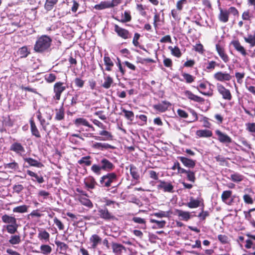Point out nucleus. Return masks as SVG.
Returning <instances> with one entry per match:
<instances>
[{
	"instance_id": "44",
	"label": "nucleus",
	"mask_w": 255,
	"mask_h": 255,
	"mask_svg": "<svg viewBox=\"0 0 255 255\" xmlns=\"http://www.w3.org/2000/svg\"><path fill=\"white\" fill-rule=\"evenodd\" d=\"M168 49L170 50L171 54L177 58H179L181 56L182 53L178 46H176L172 47L170 46L168 47Z\"/></svg>"
},
{
	"instance_id": "22",
	"label": "nucleus",
	"mask_w": 255,
	"mask_h": 255,
	"mask_svg": "<svg viewBox=\"0 0 255 255\" xmlns=\"http://www.w3.org/2000/svg\"><path fill=\"white\" fill-rule=\"evenodd\" d=\"M86 188L88 190H92L95 188L97 182L95 179L91 176L86 178L84 181Z\"/></svg>"
},
{
	"instance_id": "24",
	"label": "nucleus",
	"mask_w": 255,
	"mask_h": 255,
	"mask_svg": "<svg viewBox=\"0 0 255 255\" xmlns=\"http://www.w3.org/2000/svg\"><path fill=\"white\" fill-rule=\"evenodd\" d=\"M130 174L133 179L136 181V183L139 182L140 174L138 168L133 164H130L128 166Z\"/></svg>"
},
{
	"instance_id": "49",
	"label": "nucleus",
	"mask_w": 255,
	"mask_h": 255,
	"mask_svg": "<svg viewBox=\"0 0 255 255\" xmlns=\"http://www.w3.org/2000/svg\"><path fill=\"white\" fill-rule=\"evenodd\" d=\"M207 85L204 83H200L198 87H196L197 90L202 95L208 97H211L213 95L212 92H204L200 90L199 88L202 90L206 89Z\"/></svg>"
},
{
	"instance_id": "56",
	"label": "nucleus",
	"mask_w": 255,
	"mask_h": 255,
	"mask_svg": "<svg viewBox=\"0 0 255 255\" xmlns=\"http://www.w3.org/2000/svg\"><path fill=\"white\" fill-rule=\"evenodd\" d=\"M122 111L125 114V117L127 120L131 122L133 120L134 113L132 111H128L124 108L122 109Z\"/></svg>"
},
{
	"instance_id": "23",
	"label": "nucleus",
	"mask_w": 255,
	"mask_h": 255,
	"mask_svg": "<svg viewBox=\"0 0 255 255\" xmlns=\"http://www.w3.org/2000/svg\"><path fill=\"white\" fill-rule=\"evenodd\" d=\"M73 122L74 125L77 127L83 126L91 128L92 130H95L94 127L92 125L90 124L89 122L86 119L83 118H77Z\"/></svg>"
},
{
	"instance_id": "17",
	"label": "nucleus",
	"mask_w": 255,
	"mask_h": 255,
	"mask_svg": "<svg viewBox=\"0 0 255 255\" xmlns=\"http://www.w3.org/2000/svg\"><path fill=\"white\" fill-rule=\"evenodd\" d=\"M99 134L103 137L95 135L93 136L95 139L104 141L111 140L113 139V135L112 133L107 130L104 129L101 130L99 131Z\"/></svg>"
},
{
	"instance_id": "54",
	"label": "nucleus",
	"mask_w": 255,
	"mask_h": 255,
	"mask_svg": "<svg viewBox=\"0 0 255 255\" xmlns=\"http://www.w3.org/2000/svg\"><path fill=\"white\" fill-rule=\"evenodd\" d=\"M116 19L118 20L119 21L121 22L122 23L129 22L131 20L130 12L129 11H125L123 18L121 19V20L117 18Z\"/></svg>"
},
{
	"instance_id": "4",
	"label": "nucleus",
	"mask_w": 255,
	"mask_h": 255,
	"mask_svg": "<svg viewBox=\"0 0 255 255\" xmlns=\"http://www.w3.org/2000/svg\"><path fill=\"white\" fill-rule=\"evenodd\" d=\"M118 180V176L116 172H108L102 176L99 179L100 186L107 189L109 191L110 188L116 183Z\"/></svg>"
},
{
	"instance_id": "53",
	"label": "nucleus",
	"mask_w": 255,
	"mask_h": 255,
	"mask_svg": "<svg viewBox=\"0 0 255 255\" xmlns=\"http://www.w3.org/2000/svg\"><path fill=\"white\" fill-rule=\"evenodd\" d=\"M210 213L208 211H204V207L201 209V212L197 215V217L201 221H205L207 217H209Z\"/></svg>"
},
{
	"instance_id": "1",
	"label": "nucleus",
	"mask_w": 255,
	"mask_h": 255,
	"mask_svg": "<svg viewBox=\"0 0 255 255\" xmlns=\"http://www.w3.org/2000/svg\"><path fill=\"white\" fill-rule=\"evenodd\" d=\"M115 168V165L109 159L105 157L102 158L99 164H94L91 167V171L96 175L99 176L102 173V171L112 172Z\"/></svg>"
},
{
	"instance_id": "21",
	"label": "nucleus",
	"mask_w": 255,
	"mask_h": 255,
	"mask_svg": "<svg viewBox=\"0 0 255 255\" xmlns=\"http://www.w3.org/2000/svg\"><path fill=\"white\" fill-rule=\"evenodd\" d=\"M92 148L100 150H104L108 149H114L116 147L114 145H112L108 143H102V142H95L92 145Z\"/></svg>"
},
{
	"instance_id": "63",
	"label": "nucleus",
	"mask_w": 255,
	"mask_h": 255,
	"mask_svg": "<svg viewBox=\"0 0 255 255\" xmlns=\"http://www.w3.org/2000/svg\"><path fill=\"white\" fill-rule=\"evenodd\" d=\"M231 180L235 182H239L243 180V176L239 173H234L231 175Z\"/></svg>"
},
{
	"instance_id": "2",
	"label": "nucleus",
	"mask_w": 255,
	"mask_h": 255,
	"mask_svg": "<svg viewBox=\"0 0 255 255\" xmlns=\"http://www.w3.org/2000/svg\"><path fill=\"white\" fill-rule=\"evenodd\" d=\"M52 40V38L47 35H42L37 37L33 50L35 52L42 53L47 51L50 48Z\"/></svg>"
},
{
	"instance_id": "60",
	"label": "nucleus",
	"mask_w": 255,
	"mask_h": 255,
	"mask_svg": "<svg viewBox=\"0 0 255 255\" xmlns=\"http://www.w3.org/2000/svg\"><path fill=\"white\" fill-rule=\"evenodd\" d=\"M242 18L244 20L250 21L253 18V14L250 12V10L248 9L244 11L242 15Z\"/></svg>"
},
{
	"instance_id": "55",
	"label": "nucleus",
	"mask_w": 255,
	"mask_h": 255,
	"mask_svg": "<svg viewBox=\"0 0 255 255\" xmlns=\"http://www.w3.org/2000/svg\"><path fill=\"white\" fill-rule=\"evenodd\" d=\"M245 41L250 44L251 47L255 46V31L254 32V35H252L250 34L248 37H244Z\"/></svg>"
},
{
	"instance_id": "18",
	"label": "nucleus",
	"mask_w": 255,
	"mask_h": 255,
	"mask_svg": "<svg viewBox=\"0 0 255 255\" xmlns=\"http://www.w3.org/2000/svg\"><path fill=\"white\" fill-rule=\"evenodd\" d=\"M171 106V104L167 101H163L161 103L153 106V108L156 111L160 113L165 112L168 108Z\"/></svg>"
},
{
	"instance_id": "9",
	"label": "nucleus",
	"mask_w": 255,
	"mask_h": 255,
	"mask_svg": "<svg viewBox=\"0 0 255 255\" xmlns=\"http://www.w3.org/2000/svg\"><path fill=\"white\" fill-rule=\"evenodd\" d=\"M98 212L100 218L105 221H109L114 220L116 218L113 213L110 212L106 207H104L102 208H99Z\"/></svg>"
},
{
	"instance_id": "62",
	"label": "nucleus",
	"mask_w": 255,
	"mask_h": 255,
	"mask_svg": "<svg viewBox=\"0 0 255 255\" xmlns=\"http://www.w3.org/2000/svg\"><path fill=\"white\" fill-rule=\"evenodd\" d=\"M80 93L79 92L78 93H76L75 94L72 98L71 100V103L69 105V106L71 107H74L75 106L77 103H79L80 101L79 100V97L80 96Z\"/></svg>"
},
{
	"instance_id": "19",
	"label": "nucleus",
	"mask_w": 255,
	"mask_h": 255,
	"mask_svg": "<svg viewBox=\"0 0 255 255\" xmlns=\"http://www.w3.org/2000/svg\"><path fill=\"white\" fill-rule=\"evenodd\" d=\"M186 205L189 208H196L202 205L204 207L203 199L202 198H197L195 199L193 197H191L190 198V201L188 202Z\"/></svg>"
},
{
	"instance_id": "31",
	"label": "nucleus",
	"mask_w": 255,
	"mask_h": 255,
	"mask_svg": "<svg viewBox=\"0 0 255 255\" xmlns=\"http://www.w3.org/2000/svg\"><path fill=\"white\" fill-rule=\"evenodd\" d=\"M89 241L92 244L91 248L95 249L99 244H101L102 240L98 235L94 234L90 238Z\"/></svg>"
},
{
	"instance_id": "15",
	"label": "nucleus",
	"mask_w": 255,
	"mask_h": 255,
	"mask_svg": "<svg viewBox=\"0 0 255 255\" xmlns=\"http://www.w3.org/2000/svg\"><path fill=\"white\" fill-rule=\"evenodd\" d=\"M184 93V95L191 101L201 104H203L205 102V99L203 98L194 94L189 90L185 91Z\"/></svg>"
},
{
	"instance_id": "36",
	"label": "nucleus",
	"mask_w": 255,
	"mask_h": 255,
	"mask_svg": "<svg viewBox=\"0 0 255 255\" xmlns=\"http://www.w3.org/2000/svg\"><path fill=\"white\" fill-rule=\"evenodd\" d=\"M37 237L40 241L45 242L49 241L50 234L45 230H39Z\"/></svg>"
},
{
	"instance_id": "42",
	"label": "nucleus",
	"mask_w": 255,
	"mask_h": 255,
	"mask_svg": "<svg viewBox=\"0 0 255 255\" xmlns=\"http://www.w3.org/2000/svg\"><path fill=\"white\" fill-rule=\"evenodd\" d=\"M113 83V78L110 75H108L106 77H104V82L102 85V86L105 89H108L111 87Z\"/></svg>"
},
{
	"instance_id": "26",
	"label": "nucleus",
	"mask_w": 255,
	"mask_h": 255,
	"mask_svg": "<svg viewBox=\"0 0 255 255\" xmlns=\"http://www.w3.org/2000/svg\"><path fill=\"white\" fill-rule=\"evenodd\" d=\"M103 60L105 65V70L109 72L112 71L114 63L108 53L104 55Z\"/></svg>"
},
{
	"instance_id": "43",
	"label": "nucleus",
	"mask_w": 255,
	"mask_h": 255,
	"mask_svg": "<svg viewBox=\"0 0 255 255\" xmlns=\"http://www.w3.org/2000/svg\"><path fill=\"white\" fill-rule=\"evenodd\" d=\"M58 1V0H46L44 4L45 9L47 11L52 10Z\"/></svg>"
},
{
	"instance_id": "5",
	"label": "nucleus",
	"mask_w": 255,
	"mask_h": 255,
	"mask_svg": "<svg viewBox=\"0 0 255 255\" xmlns=\"http://www.w3.org/2000/svg\"><path fill=\"white\" fill-rule=\"evenodd\" d=\"M232 14L234 16L239 15L238 9L234 6L230 7L228 10L223 9L220 8V13L218 15L219 20L222 22L226 23L229 20V14Z\"/></svg>"
},
{
	"instance_id": "61",
	"label": "nucleus",
	"mask_w": 255,
	"mask_h": 255,
	"mask_svg": "<svg viewBox=\"0 0 255 255\" xmlns=\"http://www.w3.org/2000/svg\"><path fill=\"white\" fill-rule=\"evenodd\" d=\"M219 64L217 63L215 61H209L206 70L207 71H211L215 69L216 66H219Z\"/></svg>"
},
{
	"instance_id": "7",
	"label": "nucleus",
	"mask_w": 255,
	"mask_h": 255,
	"mask_svg": "<svg viewBox=\"0 0 255 255\" xmlns=\"http://www.w3.org/2000/svg\"><path fill=\"white\" fill-rule=\"evenodd\" d=\"M216 88L218 93L222 96L223 99L226 101H231L232 99L230 90L227 89L223 84L217 83Z\"/></svg>"
},
{
	"instance_id": "50",
	"label": "nucleus",
	"mask_w": 255,
	"mask_h": 255,
	"mask_svg": "<svg viewBox=\"0 0 255 255\" xmlns=\"http://www.w3.org/2000/svg\"><path fill=\"white\" fill-rule=\"evenodd\" d=\"M181 11L176 7L171 11V14L173 18L176 21H179L181 19Z\"/></svg>"
},
{
	"instance_id": "32",
	"label": "nucleus",
	"mask_w": 255,
	"mask_h": 255,
	"mask_svg": "<svg viewBox=\"0 0 255 255\" xmlns=\"http://www.w3.org/2000/svg\"><path fill=\"white\" fill-rule=\"evenodd\" d=\"M175 212L176 215L179 217H180L182 220L188 221L191 218V215L189 212L176 209Z\"/></svg>"
},
{
	"instance_id": "38",
	"label": "nucleus",
	"mask_w": 255,
	"mask_h": 255,
	"mask_svg": "<svg viewBox=\"0 0 255 255\" xmlns=\"http://www.w3.org/2000/svg\"><path fill=\"white\" fill-rule=\"evenodd\" d=\"M78 200L82 205L85 206L89 208H92L93 207V204L91 201L83 196H79Z\"/></svg>"
},
{
	"instance_id": "30",
	"label": "nucleus",
	"mask_w": 255,
	"mask_h": 255,
	"mask_svg": "<svg viewBox=\"0 0 255 255\" xmlns=\"http://www.w3.org/2000/svg\"><path fill=\"white\" fill-rule=\"evenodd\" d=\"M26 173L29 176L34 178L31 179L33 182H37L39 184H41L44 182L43 177L42 175H38L37 173L32 171L27 170Z\"/></svg>"
},
{
	"instance_id": "33",
	"label": "nucleus",
	"mask_w": 255,
	"mask_h": 255,
	"mask_svg": "<svg viewBox=\"0 0 255 255\" xmlns=\"http://www.w3.org/2000/svg\"><path fill=\"white\" fill-rule=\"evenodd\" d=\"M255 211V209H250L248 211H244V214L245 215V218L255 228V220L253 219L251 214V213Z\"/></svg>"
},
{
	"instance_id": "46",
	"label": "nucleus",
	"mask_w": 255,
	"mask_h": 255,
	"mask_svg": "<svg viewBox=\"0 0 255 255\" xmlns=\"http://www.w3.org/2000/svg\"><path fill=\"white\" fill-rule=\"evenodd\" d=\"M55 244L60 251V253H65L68 249V246L63 242L60 241L55 242Z\"/></svg>"
},
{
	"instance_id": "25",
	"label": "nucleus",
	"mask_w": 255,
	"mask_h": 255,
	"mask_svg": "<svg viewBox=\"0 0 255 255\" xmlns=\"http://www.w3.org/2000/svg\"><path fill=\"white\" fill-rule=\"evenodd\" d=\"M231 44L233 46L234 48L239 52H240L243 56L247 55V52L245 48L241 44L238 40H235L231 41Z\"/></svg>"
},
{
	"instance_id": "41",
	"label": "nucleus",
	"mask_w": 255,
	"mask_h": 255,
	"mask_svg": "<svg viewBox=\"0 0 255 255\" xmlns=\"http://www.w3.org/2000/svg\"><path fill=\"white\" fill-rule=\"evenodd\" d=\"M21 242V237L19 235H11L8 240V243L12 245H18Z\"/></svg>"
},
{
	"instance_id": "39",
	"label": "nucleus",
	"mask_w": 255,
	"mask_h": 255,
	"mask_svg": "<svg viewBox=\"0 0 255 255\" xmlns=\"http://www.w3.org/2000/svg\"><path fill=\"white\" fill-rule=\"evenodd\" d=\"M17 53L21 58H24L30 54V51L26 46H24L18 49Z\"/></svg>"
},
{
	"instance_id": "47",
	"label": "nucleus",
	"mask_w": 255,
	"mask_h": 255,
	"mask_svg": "<svg viewBox=\"0 0 255 255\" xmlns=\"http://www.w3.org/2000/svg\"><path fill=\"white\" fill-rule=\"evenodd\" d=\"M40 253L45 255L50 254L52 252L51 247L48 245H42L40 247Z\"/></svg>"
},
{
	"instance_id": "35",
	"label": "nucleus",
	"mask_w": 255,
	"mask_h": 255,
	"mask_svg": "<svg viewBox=\"0 0 255 255\" xmlns=\"http://www.w3.org/2000/svg\"><path fill=\"white\" fill-rule=\"evenodd\" d=\"M196 134L199 137H210L212 136V131L209 129H199L196 132Z\"/></svg>"
},
{
	"instance_id": "16",
	"label": "nucleus",
	"mask_w": 255,
	"mask_h": 255,
	"mask_svg": "<svg viewBox=\"0 0 255 255\" xmlns=\"http://www.w3.org/2000/svg\"><path fill=\"white\" fill-rule=\"evenodd\" d=\"M9 150L19 155H21L22 153H24L25 151L24 147L22 144L18 142H14L12 143L9 147Z\"/></svg>"
},
{
	"instance_id": "14",
	"label": "nucleus",
	"mask_w": 255,
	"mask_h": 255,
	"mask_svg": "<svg viewBox=\"0 0 255 255\" xmlns=\"http://www.w3.org/2000/svg\"><path fill=\"white\" fill-rule=\"evenodd\" d=\"M232 193L231 190L224 191L221 197L222 202L228 205H232L234 202V198L232 197Z\"/></svg>"
},
{
	"instance_id": "20",
	"label": "nucleus",
	"mask_w": 255,
	"mask_h": 255,
	"mask_svg": "<svg viewBox=\"0 0 255 255\" xmlns=\"http://www.w3.org/2000/svg\"><path fill=\"white\" fill-rule=\"evenodd\" d=\"M29 124L31 134L37 138H40L41 137V134L36 125L33 118L30 119Z\"/></svg>"
},
{
	"instance_id": "45",
	"label": "nucleus",
	"mask_w": 255,
	"mask_h": 255,
	"mask_svg": "<svg viewBox=\"0 0 255 255\" xmlns=\"http://www.w3.org/2000/svg\"><path fill=\"white\" fill-rule=\"evenodd\" d=\"M91 158V156L89 155L84 156L78 161V163L80 165L84 164L86 166H89L92 164V161L90 160Z\"/></svg>"
},
{
	"instance_id": "3",
	"label": "nucleus",
	"mask_w": 255,
	"mask_h": 255,
	"mask_svg": "<svg viewBox=\"0 0 255 255\" xmlns=\"http://www.w3.org/2000/svg\"><path fill=\"white\" fill-rule=\"evenodd\" d=\"M1 221L6 224L3 226V228L8 233L13 235L17 232L19 225L17 222V219L14 216L4 214L1 217Z\"/></svg>"
},
{
	"instance_id": "12",
	"label": "nucleus",
	"mask_w": 255,
	"mask_h": 255,
	"mask_svg": "<svg viewBox=\"0 0 255 255\" xmlns=\"http://www.w3.org/2000/svg\"><path fill=\"white\" fill-rule=\"evenodd\" d=\"M214 78L219 82L230 81L232 80L233 76L228 73L218 71L214 74Z\"/></svg>"
},
{
	"instance_id": "10",
	"label": "nucleus",
	"mask_w": 255,
	"mask_h": 255,
	"mask_svg": "<svg viewBox=\"0 0 255 255\" xmlns=\"http://www.w3.org/2000/svg\"><path fill=\"white\" fill-rule=\"evenodd\" d=\"M158 182L159 184L157 186L158 189L162 190L164 192H174V186L171 182H167L161 180H159Z\"/></svg>"
},
{
	"instance_id": "28",
	"label": "nucleus",
	"mask_w": 255,
	"mask_h": 255,
	"mask_svg": "<svg viewBox=\"0 0 255 255\" xmlns=\"http://www.w3.org/2000/svg\"><path fill=\"white\" fill-rule=\"evenodd\" d=\"M178 158L187 167L193 168L195 166V160L183 156H179Z\"/></svg>"
},
{
	"instance_id": "11",
	"label": "nucleus",
	"mask_w": 255,
	"mask_h": 255,
	"mask_svg": "<svg viewBox=\"0 0 255 255\" xmlns=\"http://www.w3.org/2000/svg\"><path fill=\"white\" fill-rule=\"evenodd\" d=\"M114 31L123 39H127L131 37V33L128 30L120 27L118 24L114 25Z\"/></svg>"
},
{
	"instance_id": "13",
	"label": "nucleus",
	"mask_w": 255,
	"mask_h": 255,
	"mask_svg": "<svg viewBox=\"0 0 255 255\" xmlns=\"http://www.w3.org/2000/svg\"><path fill=\"white\" fill-rule=\"evenodd\" d=\"M216 134L218 136V140L221 143L229 144L232 142V139L228 134L223 132L219 129L215 131Z\"/></svg>"
},
{
	"instance_id": "34",
	"label": "nucleus",
	"mask_w": 255,
	"mask_h": 255,
	"mask_svg": "<svg viewBox=\"0 0 255 255\" xmlns=\"http://www.w3.org/2000/svg\"><path fill=\"white\" fill-rule=\"evenodd\" d=\"M150 222L154 224L152 226V228L154 229L164 228L166 224L165 220L158 221L154 219H150Z\"/></svg>"
},
{
	"instance_id": "29",
	"label": "nucleus",
	"mask_w": 255,
	"mask_h": 255,
	"mask_svg": "<svg viewBox=\"0 0 255 255\" xmlns=\"http://www.w3.org/2000/svg\"><path fill=\"white\" fill-rule=\"evenodd\" d=\"M23 160L27 163L30 166L42 168L44 165L40 161L31 157H23Z\"/></svg>"
},
{
	"instance_id": "58",
	"label": "nucleus",
	"mask_w": 255,
	"mask_h": 255,
	"mask_svg": "<svg viewBox=\"0 0 255 255\" xmlns=\"http://www.w3.org/2000/svg\"><path fill=\"white\" fill-rule=\"evenodd\" d=\"M5 169H10L14 171L17 170L19 168V165L17 162L13 161L12 162L5 164L4 165Z\"/></svg>"
},
{
	"instance_id": "6",
	"label": "nucleus",
	"mask_w": 255,
	"mask_h": 255,
	"mask_svg": "<svg viewBox=\"0 0 255 255\" xmlns=\"http://www.w3.org/2000/svg\"><path fill=\"white\" fill-rule=\"evenodd\" d=\"M68 88L65 83L59 81L56 82L53 85V93L54 95L53 99L56 101H59L63 92Z\"/></svg>"
},
{
	"instance_id": "57",
	"label": "nucleus",
	"mask_w": 255,
	"mask_h": 255,
	"mask_svg": "<svg viewBox=\"0 0 255 255\" xmlns=\"http://www.w3.org/2000/svg\"><path fill=\"white\" fill-rule=\"evenodd\" d=\"M182 76L187 83H192L195 81V77L188 73H183L182 74Z\"/></svg>"
},
{
	"instance_id": "40",
	"label": "nucleus",
	"mask_w": 255,
	"mask_h": 255,
	"mask_svg": "<svg viewBox=\"0 0 255 255\" xmlns=\"http://www.w3.org/2000/svg\"><path fill=\"white\" fill-rule=\"evenodd\" d=\"M132 221L134 223L140 224V229L143 230L146 229V221L144 219L138 217H134L132 218Z\"/></svg>"
},
{
	"instance_id": "8",
	"label": "nucleus",
	"mask_w": 255,
	"mask_h": 255,
	"mask_svg": "<svg viewBox=\"0 0 255 255\" xmlns=\"http://www.w3.org/2000/svg\"><path fill=\"white\" fill-rule=\"evenodd\" d=\"M216 50L222 61L225 63H228L230 61V58L226 51V49L223 45L218 43L215 45Z\"/></svg>"
},
{
	"instance_id": "64",
	"label": "nucleus",
	"mask_w": 255,
	"mask_h": 255,
	"mask_svg": "<svg viewBox=\"0 0 255 255\" xmlns=\"http://www.w3.org/2000/svg\"><path fill=\"white\" fill-rule=\"evenodd\" d=\"M56 79V76L54 74L49 73L45 75V80L47 83H51L54 82Z\"/></svg>"
},
{
	"instance_id": "37",
	"label": "nucleus",
	"mask_w": 255,
	"mask_h": 255,
	"mask_svg": "<svg viewBox=\"0 0 255 255\" xmlns=\"http://www.w3.org/2000/svg\"><path fill=\"white\" fill-rule=\"evenodd\" d=\"M113 252L117 255L122 254L123 250H126L125 247L122 244L113 243L112 245Z\"/></svg>"
},
{
	"instance_id": "48",
	"label": "nucleus",
	"mask_w": 255,
	"mask_h": 255,
	"mask_svg": "<svg viewBox=\"0 0 255 255\" xmlns=\"http://www.w3.org/2000/svg\"><path fill=\"white\" fill-rule=\"evenodd\" d=\"M28 206L26 205H23L14 207L13 209L14 213H24L27 212Z\"/></svg>"
},
{
	"instance_id": "27",
	"label": "nucleus",
	"mask_w": 255,
	"mask_h": 255,
	"mask_svg": "<svg viewBox=\"0 0 255 255\" xmlns=\"http://www.w3.org/2000/svg\"><path fill=\"white\" fill-rule=\"evenodd\" d=\"M65 109L62 106L59 109H55L54 120L56 121H61L64 120L65 119Z\"/></svg>"
},
{
	"instance_id": "59",
	"label": "nucleus",
	"mask_w": 255,
	"mask_h": 255,
	"mask_svg": "<svg viewBox=\"0 0 255 255\" xmlns=\"http://www.w3.org/2000/svg\"><path fill=\"white\" fill-rule=\"evenodd\" d=\"M163 63L165 67L170 68L172 69V67L173 66V62L172 60L169 58L166 57L165 55H163Z\"/></svg>"
},
{
	"instance_id": "52",
	"label": "nucleus",
	"mask_w": 255,
	"mask_h": 255,
	"mask_svg": "<svg viewBox=\"0 0 255 255\" xmlns=\"http://www.w3.org/2000/svg\"><path fill=\"white\" fill-rule=\"evenodd\" d=\"M94 8L97 10H102L105 8H110L109 1H101L99 4L95 5Z\"/></svg>"
},
{
	"instance_id": "51",
	"label": "nucleus",
	"mask_w": 255,
	"mask_h": 255,
	"mask_svg": "<svg viewBox=\"0 0 255 255\" xmlns=\"http://www.w3.org/2000/svg\"><path fill=\"white\" fill-rule=\"evenodd\" d=\"M140 35L138 33H135L134 34V36L132 40V43L133 45L135 47H138L140 49H143L144 50H146L142 46L139 45V43L138 42V40L140 38Z\"/></svg>"
}]
</instances>
